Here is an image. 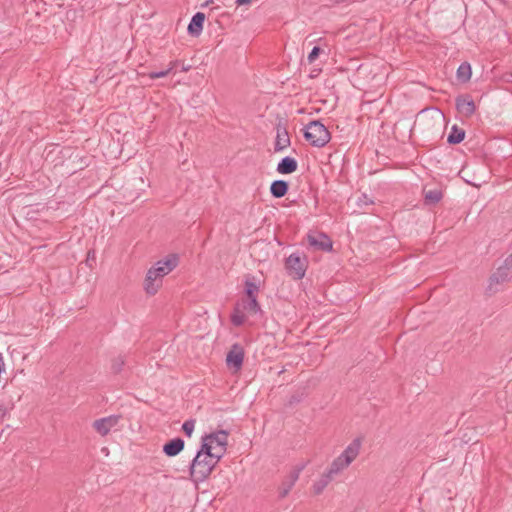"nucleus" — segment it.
Listing matches in <instances>:
<instances>
[{
	"label": "nucleus",
	"instance_id": "f257e3e1",
	"mask_svg": "<svg viewBox=\"0 0 512 512\" xmlns=\"http://www.w3.org/2000/svg\"><path fill=\"white\" fill-rule=\"evenodd\" d=\"M220 460L213 453L200 446L189 466L191 480L198 484L204 482Z\"/></svg>",
	"mask_w": 512,
	"mask_h": 512
},
{
	"label": "nucleus",
	"instance_id": "f03ea898",
	"mask_svg": "<svg viewBox=\"0 0 512 512\" xmlns=\"http://www.w3.org/2000/svg\"><path fill=\"white\" fill-rule=\"evenodd\" d=\"M361 439L355 438L344 451L330 464L327 472L333 477L339 475L358 457L361 449Z\"/></svg>",
	"mask_w": 512,
	"mask_h": 512
},
{
	"label": "nucleus",
	"instance_id": "7ed1b4c3",
	"mask_svg": "<svg viewBox=\"0 0 512 512\" xmlns=\"http://www.w3.org/2000/svg\"><path fill=\"white\" fill-rule=\"evenodd\" d=\"M228 432L226 430H217L209 434H205L201 438V447L204 450L213 453L217 460H221L227 451Z\"/></svg>",
	"mask_w": 512,
	"mask_h": 512
},
{
	"label": "nucleus",
	"instance_id": "20e7f679",
	"mask_svg": "<svg viewBox=\"0 0 512 512\" xmlns=\"http://www.w3.org/2000/svg\"><path fill=\"white\" fill-rule=\"evenodd\" d=\"M414 126H419L421 128H445V115L437 108L424 109L417 114Z\"/></svg>",
	"mask_w": 512,
	"mask_h": 512
},
{
	"label": "nucleus",
	"instance_id": "39448f33",
	"mask_svg": "<svg viewBox=\"0 0 512 512\" xmlns=\"http://www.w3.org/2000/svg\"><path fill=\"white\" fill-rule=\"evenodd\" d=\"M288 274L295 280H300L305 276L307 261L306 258H301L298 254L293 253L285 263Z\"/></svg>",
	"mask_w": 512,
	"mask_h": 512
},
{
	"label": "nucleus",
	"instance_id": "423d86ee",
	"mask_svg": "<svg viewBox=\"0 0 512 512\" xmlns=\"http://www.w3.org/2000/svg\"><path fill=\"white\" fill-rule=\"evenodd\" d=\"M511 279L512 271H510V269L506 265H500L489 278V283L486 289L487 293L489 295L496 293L498 291V285L508 282Z\"/></svg>",
	"mask_w": 512,
	"mask_h": 512
},
{
	"label": "nucleus",
	"instance_id": "0eeeda50",
	"mask_svg": "<svg viewBox=\"0 0 512 512\" xmlns=\"http://www.w3.org/2000/svg\"><path fill=\"white\" fill-rule=\"evenodd\" d=\"M244 360V349L239 344H233L226 356L227 366L237 373L241 370Z\"/></svg>",
	"mask_w": 512,
	"mask_h": 512
},
{
	"label": "nucleus",
	"instance_id": "6e6552de",
	"mask_svg": "<svg viewBox=\"0 0 512 512\" xmlns=\"http://www.w3.org/2000/svg\"><path fill=\"white\" fill-rule=\"evenodd\" d=\"M177 265L178 257L176 255H170L163 260L157 261L150 269L154 271L155 275L163 280V278L173 271Z\"/></svg>",
	"mask_w": 512,
	"mask_h": 512
},
{
	"label": "nucleus",
	"instance_id": "1a4fd4ad",
	"mask_svg": "<svg viewBox=\"0 0 512 512\" xmlns=\"http://www.w3.org/2000/svg\"><path fill=\"white\" fill-rule=\"evenodd\" d=\"M304 138L314 147H324L331 140L330 130H303Z\"/></svg>",
	"mask_w": 512,
	"mask_h": 512
},
{
	"label": "nucleus",
	"instance_id": "9d476101",
	"mask_svg": "<svg viewBox=\"0 0 512 512\" xmlns=\"http://www.w3.org/2000/svg\"><path fill=\"white\" fill-rule=\"evenodd\" d=\"M303 466H299V467H296L294 468L282 481L279 489H278V494H279V498L283 499L285 498L289 492L291 491V489L293 488V486L295 485V483L297 482V480L299 479V476H300V473L301 471L303 470Z\"/></svg>",
	"mask_w": 512,
	"mask_h": 512
},
{
	"label": "nucleus",
	"instance_id": "9b49d317",
	"mask_svg": "<svg viewBox=\"0 0 512 512\" xmlns=\"http://www.w3.org/2000/svg\"><path fill=\"white\" fill-rule=\"evenodd\" d=\"M119 418L117 415L103 417L95 420L92 426L99 435L106 436L118 424Z\"/></svg>",
	"mask_w": 512,
	"mask_h": 512
},
{
	"label": "nucleus",
	"instance_id": "f8f14e48",
	"mask_svg": "<svg viewBox=\"0 0 512 512\" xmlns=\"http://www.w3.org/2000/svg\"><path fill=\"white\" fill-rule=\"evenodd\" d=\"M307 239H308L309 245L314 248H317L322 251L332 250V241L324 233L309 234Z\"/></svg>",
	"mask_w": 512,
	"mask_h": 512
},
{
	"label": "nucleus",
	"instance_id": "ddd939ff",
	"mask_svg": "<svg viewBox=\"0 0 512 512\" xmlns=\"http://www.w3.org/2000/svg\"><path fill=\"white\" fill-rule=\"evenodd\" d=\"M162 279L154 274L151 269L148 270L144 280V290L149 295H155L162 285Z\"/></svg>",
	"mask_w": 512,
	"mask_h": 512
},
{
	"label": "nucleus",
	"instance_id": "4468645a",
	"mask_svg": "<svg viewBox=\"0 0 512 512\" xmlns=\"http://www.w3.org/2000/svg\"><path fill=\"white\" fill-rule=\"evenodd\" d=\"M184 445H185L184 440L177 437V438H174V439L168 441L163 446V452L168 457H174V456L178 455L184 449Z\"/></svg>",
	"mask_w": 512,
	"mask_h": 512
},
{
	"label": "nucleus",
	"instance_id": "2eb2a0df",
	"mask_svg": "<svg viewBox=\"0 0 512 512\" xmlns=\"http://www.w3.org/2000/svg\"><path fill=\"white\" fill-rule=\"evenodd\" d=\"M298 168V163L295 158L286 156L280 160L277 165V172L280 174H291Z\"/></svg>",
	"mask_w": 512,
	"mask_h": 512
},
{
	"label": "nucleus",
	"instance_id": "dca6fc26",
	"mask_svg": "<svg viewBox=\"0 0 512 512\" xmlns=\"http://www.w3.org/2000/svg\"><path fill=\"white\" fill-rule=\"evenodd\" d=\"M456 106L457 110L465 116H470L475 111V104L473 100L467 96L458 97L456 100Z\"/></svg>",
	"mask_w": 512,
	"mask_h": 512
},
{
	"label": "nucleus",
	"instance_id": "f3484780",
	"mask_svg": "<svg viewBox=\"0 0 512 512\" xmlns=\"http://www.w3.org/2000/svg\"><path fill=\"white\" fill-rule=\"evenodd\" d=\"M205 21V15L202 12H197L191 19L188 25V32L193 36H198L202 29Z\"/></svg>",
	"mask_w": 512,
	"mask_h": 512
},
{
	"label": "nucleus",
	"instance_id": "a211bd4d",
	"mask_svg": "<svg viewBox=\"0 0 512 512\" xmlns=\"http://www.w3.org/2000/svg\"><path fill=\"white\" fill-rule=\"evenodd\" d=\"M289 190V183L285 180H274L270 185V193L274 198L284 197Z\"/></svg>",
	"mask_w": 512,
	"mask_h": 512
},
{
	"label": "nucleus",
	"instance_id": "6ab92c4d",
	"mask_svg": "<svg viewBox=\"0 0 512 512\" xmlns=\"http://www.w3.org/2000/svg\"><path fill=\"white\" fill-rule=\"evenodd\" d=\"M290 136L288 130H277V135L274 143V151L281 152L290 146Z\"/></svg>",
	"mask_w": 512,
	"mask_h": 512
},
{
	"label": "nucleus",
	"instance_id": "aec40b11",
	"mask_svg": "<svg viewBox=\"0 0 512 512\" xmlns=\"http://www.w3.org/2000/svg\"><path fill=\"white\" fill-rule=\"evenodd\" d=\"M334 479L327 471L323 473L319 480L313 484V492L316 495L321 494L328 484Z\"/></svg>",
	"mask_w": 512,
	"mask_h": 512
},
{
	"label": "nucleus",
	"instance_id": "412c9836",
	"mask_svg": "<svg viewBox=\"0 0 512 512\" xmlns=\"http://www.w3.org/2000/svg\"><path fill=\"white\" fill-rule=\"evenodd\" d=\"M443 198V193L439 189L424 190V204L435 205Z\"/></svg>",
	"mask_w": 512,
	"mask_h": 512
},
{
	"label": "nucleus",
	"instance_id": "4be33fe9",
	"mask_svg": "<svg viewBox=\"0 0 512 512\" xmlns=\"http://www.w3.org/2000/svg\"><path fill=\"white\" fill-rule=\"evenodd\" d=\"M471 74V66L467 62L462 63L457 69V79L462 83L469 81Z\"/></svg>",
	"mask_w": 512,
	"mask_h": 512
},
{
	"label": "nucleus",
	"instance_id": "5701e85b",
	"mask_svg": "<svg viewBox=\"0 0 512 512\" xmlns=\"http://www.w3.org/2000/svg\"><path fill=\"white\" fill-rule=\"evenodd\" d=\"M243 309L252 314L260 313L261 307L257 297H248L246 301H243Z\"/></svg>",
	"mask_w": 512,
	"mask_h": 512
},
{
	"label": "nucleus",
	"instance_id": "b1692460",
	"mask_svg": "<svg viewBox=\"0 0 512 512\" xmlns=\"http://www.w3.org/2000/svg\"><path fill=\"white\" fill-rule=\"evenodd\" d=\"M259 286L254 282V277H247L245 279V294L248 297H257Z\"/></svg>",
	"mask_w": 512,
	"mask_h": 512
},
{
	"label": "nucleus",
	"instance_id": "393cba45",
	"mask_svg": "<svg viewBox=\"0 0 512 512\" xmlns=\"http://www.w3.org/2000/svg\"><path fill=\"white\" fill-rule=\"evenodd\" d=\"M465 138V130H451V133L447 137V142L449 144H458L462 142Z\"/></svg>",
	"mask_w": 512,
	"mask_h": 512
},
{
	"label": "nucleus",
	"instance_id": "a878e982",
	"mask_svg": "<svg viewBox=\"0 0 512 512\" xmlns=\"http://www.w3.org/2000/svg\"><path fill=\"white\" fill-rule=\"evenodd\" d=\"M245 315L239 311V309H235L233 314L231 315V322L234 326H241L245 322Z\"/></svg>",
	"mask_w": 512,
	"mask_h": 512
},
{
	"label": "nucleus",
	"instance_id": "bb28decb",
	"mask_svg": "<svg viewBox=\"0 0 512 512\" xmlns=\"http://www.w3.org/2000/svg\"><path fill=\"white\" fill-rule=\"evenodd\" d=\"M175 66H176V63L175 62H171L168 69L162 70V71H158V72H154V71L150 72V73H148V77L150 79H157V78L165 77V76H167L173 70V68Z\"/></svg>",
	"mask_w": 512,
	"mask_h": 512
},
{
	"label": "nucleus",
	"instance_id": "cd10ccee",
	"mask_svg": "<svg viewBox=\"0 0 512 512\" xmlns=\"http://www.w3.org/2000/svg\"><path fill=\"white\" fill-rule=\"evenodd\" d=\"M194 428H195V420L194 419L186 420L182 425V430L187 437H191V435L194 431Z\"/></svg>",
	"mask_w": 512,
	"mask_h": 512
},
{
	"label": "nucleus",
	"instance_id": "c85d7f7f",
	"mask_svg": "<svg viewBox=\"0 0 512 512\" xmlns=\"http://www.w3.org/2000/svg\"><path fill=\"white\" fill-rule=\"evenodd\" d=\"M373 203V199L370 198L367 194H362L357 199V205L361 208L372 205Z\"/></svg>",
	"mask_w": 512,
	"mask_h": 512
},
{
	"label": "nucleus",
	"instance_id": "c756f323",
	"mask_svg": "<svg viewBox=\"0 0 512 512\" xmlns=\"http://www.w3.org/2000/svg\"><path fill=\"white\" fill-rule=\"evenodd\" d=\"M320 52H321L320 47H318V46L313 47L312 51L309 53V55L307 57L308 63L312 64L318 58Z\"/></svg>",
	"mask_w": 512,
	"mask_h": 512
},
{
	"label": "nucleus",
	"instance_id": "7c9ffc66",
	"mask_svg": "<svg viewBox=\"0 0 512 512\" xmlns=\"http://www.w3.org/2000/svg\"><path fill=\"white\" fill-rule=\"evenodd\" d=\"M123 366H124V360L121 357H119L113 361L112 370H113V372L118 373L122 370Z\"/></svg>",
	"mask_w": 512,
	"mask_h": 512
},
{
	"label": "nucleus",
	"instance_id": "2f4dec72",
	"mask_svg": "<svg viewBox=\"0 0 512 512\" xmlns=\"http://www.w3.org/2000/svg\"><path fill=\"white\" fill-rule=\"evenodd\" d=\"M312 127L326 128L325 125L320 120H312L304 126V128Z\"/></svg>",
	"mask_w": 512,
	"mask_h": 512
},
{
	"label": "nucleus",
	"instance_id": "473e14b6",
	"mask_svg": "<svg viewBox=\"0 0 512 512\" xmlns=\"http://www.w3.org/2000/svg\"><path fill=\"white\" fill-rule=\"evenodd\" d=\"M503 264L506 265L510 269V271H512V253L505 258Z\"/></svg>",
	"mask_w": 512,
	"mask_h": 512
},
{
	"label": "nucleus",
	"instance_id": "72a5a7b5",
	"mask_svg": "<svg viewBox=\"0 0 512 512\" xmlns=\"http://www.w3.org/2000/svg\"><path fill=\"white\" fill-rule=\"evenodd\" d=\"M251 2H252V0H236L237 6L250 4Z\"/></svg>",
	"mask_w": 512,
	"mask_h": 512
},
{
	"label": "nucleus",
	"instance_id": "f704fd0d",
	"mask_svg": "<svg viewBox=\"0 0 512 512\" xmlns=\"http://www.w3.org/2000/svg\"><path fill=\"white\" fill-rule=\"evenodd\" d=\"M7 413V410L5 408H0V418H4Z\"/></svg>",
	"mask_w": 512,
	"mask_h": 512
},
{
	"label": "nucleus",
	"instance_id": "c9c22d12",
	"mask_svg": "<svg viewBox=\"0 0 512 512\" xmlns=\"http://www.w3.org/2000/svg\"><path fill=\"white\" fill-rule=\"evenodd\" d=\"M299 401H300V399L298 397H295V396H292L291 399H290V403L291 404L299 402Z\"/></svg>",
	"mask_w": 512,
	"mask_h": 512
},
{
	"label": "nucleus",
	"instance_id": "e433bc0d",
	"mask_svg": "<svg viewBox=\"0 0 512 512\" xmlns=\"http://www.w3.org/2000/svg\"><path fill=\"white\" fill-rule=\"evenodd\" d=\"M411 133H412V130H409V134H408L409 138H411Z\"/></svg>",
	"mask_w": 512,
	"mask_h": 512
}]
</instances>
